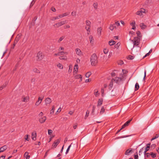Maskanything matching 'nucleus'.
<instances>
[{"label":"nucleus","instance_id":"nucleus-43","mask_svg":"<svg viewBox=\"0 0 159 159\" xmlns=\"http://www.w3.org/2000/svg\"><path fill=\"white\" fill-rule=\"evenodd\" d=\"M105 108H104V107H102L101 108V110L100 112V113L102 114V113H104L105 112Z\"/></svg>","mask_w":159,"mask_h":159},{"label":"nucleus","instance_id":"nucleus-33","mask_svg":"<svg viewBox=\"0 0 159 159\" xmlns=\"http://www.w3.org/2000/svg\"><path fill=\"white\" fill-rule=\"evenodd\" d=\"M91 75V72H88L86 74L85 76L86 78H89Z\"/></svg>","mask_w":159,"mask_h":159},{"label":"nucleus","instance_id":"nucleus-32","mask_svg":"<svg viewBox=\"0 0 159 159\" xmlns=\"http://www.w3.org/2000/svg\"><path fill=\"white\" fill-rule=\"evenodd\" d=\"M94 93L96 97H98L99 95L98 91L97 89H95L94 90Z\"/></svg>","mask_w":159,"mask_h":159},{"label":"nucleus","instance_id":"nucleus-18","mask_svg":"<svg viewBox=\"0 0 159 159\" xmlns=\"http://www.w3.org/2000/svg\"><path fill=\"white\" fill-rule=\"evenodd\" d=\"M75 51L76 53L79 56H81L82 55V53L80 50L78 48H77L75 49Z\"/></svg>","mask_w":159,"mask_h":159},{"label":"nucleus","instance_id":"nucleus-49","mask_svg":"<svg viewBox=\"0 0 159 159\" xmlns=\"http://www.w3.org/2000/svg\"><path fill=\"white\" fill-rule=\"evenodd\" d=\"M71 144H72V143L68 147V148L66 151V154H67L68 153V152L69 150V149L71 146Z\"/></svg>","mask_w":159,"mask_h":159},{"label":"nucleus","instance_id":"nucleus-51","mask_svg":"<svg viewBox=\"0 0 159 159\" xmlns=\"http://www.w3.org/2000/svg\"><path fill=\"white\" fill-rule=\"evenodd\" d=\"M76 12L75 11H73L71 12V15L73 16H75L76 15Z\"/></svg>","mask_w":159,"mask_h":159},{"label":"nucleus","instance_id":"nucleus-20","mask_svg":"<svg viewBox=\"0 0 159 159\" xmlns=\"http://www.w3.org/2000/svg\"><path fill=\"white\" fill-rule=\"evenodd\" d=\"M78 70V65L76 64H75L74 68V72H75V73H76Z\"/></svg>","mask_w":159,"mask_h":159},{"label":"nucleus","instance_id":"nucleus-21","mask_svg":"<svg viewBox=\"0 0 159 159\" xmlns=\"http://www.w3.org/2000/svg\"><path fill=\"white\" fill-rule=\"evenodd\" d=\"M103 99L100 98L99 99L98 102L97 106H100L102 103L103 102Z\"/></svg>","mask_w":159,"mask_h":159},{"label":"nucleus","instance_id":"nucleus-17","mask_svg":"<svg viewBox=\"0 0 159 159\" xmlns=\"http://www.w3.org/2000/svg\"><path fill=\"white\" fill-rule=\"evenodd\" d=\"M89 39L90 41V43L91 44L93 45L94 43V40L93 37L92 35L89 36Z\"/></svg>","mask_w":159,"mask_h":159},{"label":"nucleus","instance_id":"nucleus-13","mask_svg":"<svg viewBox=\"0 0 159 159\" xmlns=\"http://www.w3.org/2000/svg\"><path fill=\"white\" fill-rule=\"evenodd\" d=\"M29 96H27L26 97L23 96L22 97V101L24 102H27L29 100Z\"/></svg>","mask_w":159,"mask_h":159},{"label":"nucleus","instance_id":"nucleus-19","mask_svg":"<svg viewBox=\"0 0 159 159\" xmlns=\"http://www.w3.org/2000/svg\"><path fill=\"white\" fill-rule=\"evenodd\" d=\"M133 152L131 150L128 149L126 150V151H125V154L127 155H129L131 154Z\"/></svg>","mask_w":159,"mask_h":159},{"label":"nucleus","instance_id":"nucleus-12","mask_svg":"<svg viewBox=\"0 0 159 159\" xmlns=\"http://www.w3.org/2000/svg\"><path fill=\"white\" fill-rule=\"evenodd\" d=\"M45 104L48 106L52 102V100L50 98H47L45 99Z\"/></svg>","mask_w":159,"mask_h":159},{"label":"nucleus","instance_id":"nucleus-28","mask_svg":"<svg viewBox=\"0 0 159 159\" xmlns=\"http://www.w3.org/2000/svg\"><path fill=\"white\" fill-rule=\"evenodd\" d=\"M116 43L115 41L111 40L109 42V44L110 46H112L115 44Z\"/></svg>","mask_w":159,"mask_h":159},{"label":"nucleus","instance_id":"nucleus-45","mask_svg":"<svg viewBox=\"0 0 159 159\" xmlns=\"http://www.w3.org/2000/svg\"><path fill=\"white\" fill-rule=\"evenodd\" d=\"M159 136V134H156L155 136L153 138H152L151 139V141H152L157 138Z\"/></svg>","mask_w":159,"mask_h":159},{"label":"nucleus","instance_id":"nucleus-56","mask_svg":"<svg viewBox=\"0 0 159 159\" xmlns=\"http://www.w3.org/2000/svg\"><path fill=\"white\" fill-rule=\"evenodd\" d=\"M111 75L112 77H114L116 75V74L114 72H112Z\"/></svg>","mask_w":159,"mask_h":159},{"label":"nucleus","instance_id":"nucleus-44","mask_svg":"<svg viewBox=\"0 0 159 159\" xmlns=\"http://www.w3.org/2000/svg\"><path fill=\"white\" fill-rule=\"evenodd\" d=\"M89 112L88 110H87L86 111V114L84 117V119H86L87 117L89 116Z\"/></svg>","mask_w":159,"mask_h":159},{"label":"nucleus","instance_id":"nucleus-52","mask_svg":"<svg viewBox=\"0 0 159 159\" xmlns=\"http://www.w3.org/2000/svg\"><path fill=\"white\" fill-rule=\"evenodd\" d=\"M135 22L134 21H133L132 22L130 23V25H131L132 26H135Z\"/></svg>","mask_w":159,"mask_h":159},{"label":"nucleus","instance_id":"nucleus-47","mask_svg":"<svg viewBox=\"0 0 159 159\" xmlns=\"http://www.w3.org/2000/svg\"><path fill=\"white\" fill-rule=\"evenodd\" d=\"M150 155L152 157V158H154L156 157V154L153 152H151V153L150 154Z\"/></svg>","mask_w":159,"mask_h":159},{"label":"nucleus","instance_id":"nucleus-36","mask_svg":"<svg viewBox=\"0 0 159 159\" xmlns=\"http://www.w3.org/2000/svg\"><path fill=\"white\" fill-rule=\"evenodd\" d=\"M109 52V49L107 48H105L103 49V52L105 54H107Z\"/></svg>","mask_w":159,"mask_h":159},{"label":"nucleus","instance_id":"nucleus-1","mask_svg":"<svg viewBox=\"0 0 159 159\" xmlns=\"http://www.w3.org/2000/svg\"><path fill=\"white\" fill-rule=\"evenodd\" d=\"M90 61L92 66H96L98 62V57L95 53L93 54L90 58Z\"/></svg>","mask_w":159,"mask_h":159},{"label":"nucleus","instance_id":"nucleus-59","mask_svg":"<svg viewBox=\"0 0 159 159\" xmlns=\"http://www.w3.org/2000/svg\"><path fill=\"white\" fill-rule=\"evenodd\" d=\"M91 79H86L85 81V83H88V82H90L91 81Z\"/></svg>","mask_w":159,"mask_h":159},{"label":"nucleus","instance_id":"nucleus-27","mask_svg":"<svg viewBox=\"0 0 159 159\" xmlns=\"http://www.w3.org/2000/svg\"><path fill=\"white\" fill-rule=\"evenodd\" d=\"M90 26H86L85 27V29L87 31L88 34H89L90 32Z\"/></svg>","mask_w":159,"mask_h":159},{"label":"nucleus","instance_id":"nucleus-14","mask_svg":"<svg viewBox=\"0 0 159 159\" xmlns=\"http://www.w3.org/2000/svg\"><path fill=\"white\" fill-rule=\"evenodd\" d=\"M43 99V98L39 97L38 98V101L35 103V105L36 106H39L42 102V101Z\"/></svg>","mask_w":159,"mask_h":159},{"label":"nucleus","instance_id":"nucleus-29","mask_svg":"<svg viewBox=\"0 0 159 159\" xmlns=\"http://www.w3.org/2000/svg\"><path fill=\"white\" fill-rule=\"evenodd\" d=\"M59 58L61 60H67V57L66 56H61L59 57Z\"/></svg>","mask_w":159,"mask_h":159},{"label":"nucleus","instance_id":"nucleus-48","mask_svg":"<svg viewBox=\"0 0 159 159\" xmlns=\"http://www.w3.org/2000/svg\"><path fill=\"white\" fill-rule=\"evenodd\" d=\"M57 19H58V18L57 17V16L56 17H52L51 19V20H55Z\"/></svg>","mask_w":159,"mask_h":159},{"label":"nucleus","instance_id":"nucleus-50","mask_svg":"<svg viewBox=\"0 0 159 159\" xmlns=\"http://www.w3.org/2000/svg\"><path fill=\"white\" fill-rule=\"evenodd\" d=\"M43 113L42 112H41L39 114V118L43 116Z\"/></svg>","mask_w":159,"mask_h":159},{"label":"nucleus","instance_id":"nucleus-15","mask_svg":"<svg viewBox=\"0 0 159 159\" xmlns=\"http://www.w3.org/2000/svg\"><path fill=\"white\" fill-rule=\"evenodd\" d=\"M102 30V27H99L98 28L97 32L98 35L99 37H100L101 36Z\"/></svg>","mask_w":159,"mask_h":159},{"label":"nucleus","instance_id":"nucleus-25","mask_svg":"<svg viewBox=\"0 0 159 159\" xmlns=\"http://www.w3.org/2000/svg\"><path fill=\"white\" fill-rule=\"evenodd\" d=\"M114 81V79H112L111 80V81L109 85V89H111L113 87Z\"/></svg>","mask_w":159,"mask_h":159},{"label":"nucleus","instance_id":"nucleus-8","mask_svg":"<svg viewBox=\"0 0 159 159\" xmlns=\"http://www.w3.org/2000/svg\"><path fill=\"white\" fill-rule=\"evenodd\" d=\"M60 142V140L59 139L56 140L52 144V148H56Z\"/></svg>","mask_w":159,"mask_h":159},{"label":"nucleus","instance_id":"nucleus-35","mask_svg":"<svg viewBox=\"0 0 159 159\" xmlns=\"http://www.w3.org/2000/svg\"><path fill=\"white\" fill-rule=\"evenodd\" d=\"M72 66L71 65H70L69 66L68 72L70 73H71L72 69Z\"/></svg>","mask_w":159,"mask_h":159},{"label":"nucleus","instance_id":"nucleus-61","mask_svg":"<svg viewBox=\"0 0 159 159\" xmlns=\"http://www.w3.org/2000/svg\"><path fill=\"white\" fill-rule=\"evenodd\" d=\"M35 3V1L34 0H33L32 1V2L31 3L30 5V7H31L33 6V5H34V4Z\"/></svg>","mask_w":159,"mask_h":159},{"label":"nucleus","instance_id":"nucleus-7","mask_svg":"<svg viewBox=\"0 0 159 159\" xmlns=\"http://www.w3.org/2000/svg\"><path fill=\"white\" fill-rule=\"evenodd\" d=\"M21 37V34H18L16 36L14 42V46H15L18 43Z\"/></svg>","mask_w":159,"mask_h":159},{"label":"nucleus","instance_id":"nucleus-6","mask_svg":"<svg viewBox=\"0 0 159 159\" xmlns=\"http://www.w3.org/2000/svg\"><path fill=\"white\" fill-rule=\"evenodd\" d=\"M146 10L145 9L141 8L139 11H138L136 12V14L141 16L143 15V13H146Z\"/></svg>","mask_w":159,"mask_h":159},{"label":"nucleus","instance_id":"nucleus-63","mask_svg":"<svg viewBox=\"0 0 159 159\" xmlns=\"http://www.w3.org/2000/svg\"><path fill=\"white\" fill-rule=\"evenodd\" d=\"M70 26L69 25H66L64 26V28L65 29H68L69 28H70Z\"/></svg>","mask_w":159,"mask_h":159},{"label":"nucleus","instance_id":"nucleus-38","mask_svg":"<svg viewBox=\"0 0 159 159\" xmlns=\"http://www.w3.org/2000/svg\"><path fill=\"white\" fill-rule=\"evenodd\" d=\"M120 43L118 42L117 44L115 45V47L117 49H118L119 47V46H120Z\"/></svg>","mask_w":159,"mask_h":159},{"label":"nucleus","instance_id":"nucleus-2","mask_svg":"<svg viewBox=\"0 0 159 159\" xmlns=\"http://www.w3.org/2000/svg\"><path fill=\"white\" fill-rule=\"evenodd\" d=\"M120 25V23L119 21H115V23L110 25L109 27V29L112 31L114 30H116L117 27Z\"/></svg>","mask_w":159,"mask_h":159},{"label":"nucleus","instance_id":"nucleus-22","mask_svg":"<svg viewBox=\"0 0 159 159\" xmlns=\"http://www.w3.org/2000/svg\"><path fill=\"white\" fill-rule=\"evenodd\" d=\"M24 157L26 158V159H29L30 157V156L29 155V152H25L24 154Z\"/></svg>","mask_w":159,"mask_h":159},{"label":"nucleus","instance_id":"nucleus-37","mask_svg":"<svg viewBox=\"0 0 159 159\" xmlns=\"http://www.w3.org/2000/svg\"><path fill=\"white\" fill-rule=\"evenodd\" d=\"M93 7L95 9H97L98 7V4L97 2L94 3L93 4Z\"/></svg>","mask_w":159,"mask_h":159},{"label":"nucleus","instance_id":"nucleus-4","mask_svg":"<svg viewBox=\"0 0 159 159\" xmlns=\"http://www.w3.org/2000/svg\"><path fill=\"white\" fill-rule=\"evenodd\" d=\"M67 23L66 20L61 21L55 24L53 26L56 28H58Z\"/></svg>","mask_w":159,"mask_h":159},{"label":"nucleus","instance_id":"nucleus-62","mask_svg":"<svg viewBox=\"0 0 159 159\" xmlns=\"http://www.w3.org/2000/svg\"><path fill=\"white\" fill-rule=\"evenodd\" d=\"M61 111V108L60 107L58 110L57 111L56 114H57V112H60Z\"/></svg>","mask_w":159,"mask_h":159},{"label":"nucleus","instance_id":"nucleus-11","mask_svg":"<svg viewBox=\"0 0 159 159\" xmlns=\"http://www.w3.org/2000/svg\"><path fill=\"white\" fill-rule=\"evenodd\" d=\"M123 78V76L120 77H115L114 79H113L114 81L116 83H118L122 80Z\"/></svg>","mask_w":159,"mask_h":159},{"label":"nucleus","instance_id":"nucleus-40","mask_svg":"<svg viewBox=\"0 0 159 159\" xmlns=\"http://www.w3.org/2000/svg\"><path fill=\"white\" fill-rule=\"evenodd\" d=\"M136 34H137L138 37L139 38H140L141 37V33L139 31H137Z\"/></svg>","mask_w":159,"mask_h":159},{"label":"nucleus","instance_id":"nucleus-30","mask_svg":"<svg viewBox=\"0 0 159 159\" xmlns=\"http://www.w3.org/2000/svg\"><path fill=\"white\" fill-rule=\"evenodd\" d=\"M33 71L34 72L37 73H40V71L39 70H38L36 68H34L33 69Z\"/></svg>","mask_w":159,"mask_h":159},{"label":"nucleus","instance_id":"nucleus-39","mask_svg":"<svg viewBox=\"0 0 159 159\" xmlns=\"http://www.w3.org/2000/svg\"><path fill=\"white\" fill-rule=\"evenodd\" d=\"M64 38V36H62L58 40L57 42L58 43H60L62 41Z\"/></svg>","mask_w":159,"mask_h":159},{"label":"nucleus","instance_id":"nucleus-5","mask_svg":"<svg viewBox=\"0 0 159 159\" xmlns=\"http://www.w3.org/2000/svg\"><path fill=\"white\" fill-rule=\"evenodd\" d=\"M37 60L39 61L43 59L44 57V55L41 52H38L37 56Z\"/></svg>","mask_w":159,"mask_h":159},{"label":"nucleus","instance_id":"nucleus-60","mask_svg":"<svg viewBox=\"0 0 159 159\" xmlns=\"http://www.w3.org/2000/svg\"><path fill=\"white\" fill-rule=\"evenodd\" d=\"M128 58L129 59L132 60L133 59L134 57L130 55L128 56Z\"/></svg>","mask_w":159,"mask_h":159},{"label":"nucleus","instance_id":"nucleus-34","mask_svg":"<svg viewBox=\"0 0 159 159\" xmlns=\"http://www.w3.org/2000/svg\"><path fill=\"white\" fill-rule=\"evenodd\" d=\"M140 26L141 27L142 29H145L146 27V25L143 23L140 24Z\"/></svg>","mask_w":159,"mask_h":159},{"label":"nucleus","instance_id":"nucleus-41","mask_svg":"<svg viewBox=\"0 0 159 159\" xmlns=\"http://www.w3.org/2000/svg\"><path fill=\"white\" fill-rule=\"evenodd\" d=\"M86 26H90L91 22L90 21L88 20H86Z\"/></svg>","mask_w":159,"mask_h":159},{"label":"nucleus","instance_id":"nucleus-54","mask_svg":"<svg viewBox=\"0 0 159 159\" xmlns=\"http://www.w3.org/2000/svg\"><path fill=\"white\" fill-rule=\"evenodd\" d=\"M114 91H115V90H114V89H113L112 91H111L112 93H111V95L112 96H113L115 95L116 94V92H115V93H113V92Z\"/></svg>","mask_w":159,"mask_h":159},{"label":"nucleus","instance_id":"nucleus-26","mask_svg":"<svg viewBox=\"0 0 159 159\" xmlns=\"http://www.w3.org/2000/svg\"><path fill=\"white\" fill-rule=\"evenodd\" d=\"M36 133L34 132L32 134V138L33 140H35L36 139Z\"/></svg>","mask_w":159,"mask_h":159},{"label":"nucleus","instance_id":"nucleus-10","mask_svg":"<svg viewBox=\"0 0 159 159\" xmlns=\"http://www.w3.org/2000/svg\"><path fill=\"white\" fill-rule=\"evenodd\" d=\"M131 120L132 119L128 120L122 126V127L120 129H123L125 128L126 126H128Z\"/></svg>","mask_w":159,"mask_h":159},{"label":"nucleus","instance_id":"nucleus-46","mask_svg":"<svg viewBox=\"0 0 159 159\" xmlns=\"http://www.w3.org/2000/svg\"><path fill=\"white\" fill-rule=\"evenodd\" d=\"M7 85L6 84H4L2 85L0 87V90H2L3 89L5 88L6 86Z\"/></svg>","mask_w":159,"mask_h":159},{"label":"nucleus","instance_id":"nucleus-55","mask_svg":"<svg viewBox=\"0 0 159 159\" xmlns=\"http://www.w3.org/2000/svg\"><path fill=\"white\" fill-rule=\"evenodd\" d=\"M149 148V146H147V147L145 149V151L144 152L145 153L147 151H148Z\"/></svg>","mask_w":159,"mask_h":159},{"label":"nucleus","instance_id":"nucleus-24","mask_svg":"<svg viewBox=\"0 0 159 159\" xmlns=\"http://www.w3.org/2000/svg\"><path fill=\"white\" fill-rule=\"evenodd\" d=\"M7 146L6 145H4L2 146L0 148V152H3L7 149Z\"/></svg>","mask_w":159,"mask_h":159},{"label":"nucleus","instance_id":"nucleus-23","mask_svg":"<svg viewBox=\"0 0 159 159\" xmlns=\"http://www.w3.org/2000/svg\"><path fill=\"white\" fill-rule=\"evenodd\" d=\"M56 66L57 67L60 69H62L63 68V66L59 62H58L56 64Z\"/></svg>","mask_w":159,"mask_h":159},{"label":"nucleus","instance_id":"nucleus-42","mask_svg":"<svg viewBox=\"0 0 159 159\" xmlns=\"http://www.w3.org/2000/svg\"><path fill=\"white\" fill-rule=\"evenodd\" d=\"M135 90H138L139 88V85L138 83H136L135 85Z\"/></svg>","mask_w":159,"mask_h":159},{"label":"nucleus","instance_id":"nucleus-16","mask_svg":"<svg viewBox=\"0 0 159 159\" xmlns=\"http://www.w3.org/2000/svg\"><path fill=\"white\" fill-rule=\"evenodd\" d=\"M75 78L76 79H80V82H81L82 80V76L80 75L77 74L75 76Z\"/></svg>","mask_w":159,"mask_h":159},{"label":"nucleus","instance_id":"nucleus-53","mask_svg":"<svg viewBox=\"0 0 159 159\" xmlns=\"http://www.w3.org/2000/svg\"><path fill=\"white\" fill-rule=\"evenodd\" d=\"M95 106H93V109L92 110V113L93 114L95 110Z\"/></svg>","mask_w":159,"mask_h":159},{"label":"nucleus","instance_id":"nucleus-9","mask_svg":"<svg viewBox=\"0 0 159 159\" xmlns=\"http://www.w3.org/2000/svg\"><path fill=\"white\" fill-rule=\"evenodd\" d=\"M47 119L46 116H43L39 118V121L40 123H44Z\"/></svg>","mask_w":159,"mask_h":159},{"label":"nucleus","instance_id":"nucleus-3","mask_svg":"<svg viewBox=\"0 0 159 159\" xmlns=\"http://www.w3.org/2000/svg\"><path fill=\"white\" fill-rule=\"evenodd\" d=\"M140 39L138 37H134L133 39L132 40L134 44V47L139 45L140 43Z\"/></svg>","mask_w":159,"mask_h":159},{"label":"nucleus","instance_id":"nucleus-57","mask_svg":"<svg viewBox=\"0 0 159 159\" xmlns=\"http://www.w3.org/2000/svg\"><path fill=\"white\" fill-rule=\"evenodd\" d=\"M52 133V130H48V134L51 135Z\"/></svg>","mask_w":159,"mask_h":159},{"label":"nucleus","instance_id":"nucleus-64","mask_svg":"<svg viewBox=\"0 0 159 159\" xmlns=\"http://www.w3.org/2000/svg\"><path fill=\"white\" fill-rule=\"evenodd\" d=\"M35 78H33L31 79V82H32V83L35 82Z\"/></svg>","mask_w":159,"mask_h":159},{"label":"nucleus","instance_id":"nucleus-58","mask_svg":"<svg viewBox=\"0 0 159 159\" xmlns=\"http://www.w3.org/2000/svg\"><path fill=\"white\" fill-rule=\"evenodd\" d=\"M57 17L58 18V19L63 17L62 14L59 15L58 16H57Z\"/></svg>","mask_w":159,"mask_h":159},{"label":"nucleus","instance_id":"nucleus-31","mask_svg":"<svg viewBox=\"0 0 159 159\" xmlns=\"http://www.w3.org/2000/svg\"><path fill=\"white\" fill-rule=\"evenodd\" d=\"M55 110V107L54 106H53L52 107V109L50 111V114L52 115L53 114Z\"/></svg>","mask_w":159,"mask_h":159}]
</instances>
